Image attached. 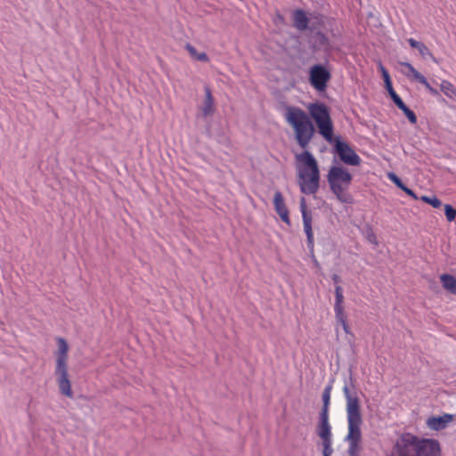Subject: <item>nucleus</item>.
<instances>
[{
    "instance_id": "22",
    "label": "nucleus",
    "mask_w": 456,
    "mask_h": 456,
    "mask_svg": "<svg viewBox=\"0 0 456 456\" xmlns=\"http://www.w3.org/2000/svg\"><path fill=\"white\" fill-rule=\"evenodd\" d=\"M334 312L337 322L347 320L344 305H334Z\"/></svg>"
},
{
    "instance_id": "11",
    "label": "nucleus",
    "mask_w": 456,
    "mask_h": 456,
    "mask_svg": "<svg viewBox=\"0 0 456 456\" xmlns=\"http://www.w3.org/2000/svg\"><path fill=\"white\" fill-rule=\"evenodd\" d=\"M400 65L406 69V70L403 71V74L407 77L412 80H416L421 85H423L432 94H438L437 90L433 88L427 80V78L420 72H419L411 63L400 62Z\"/></svg>"
},
{
    "instance_id": "23",
    "label": "nucleus",
    "mask_w": 456,
    "mask_h": 456,
    "mask_svg": "<svg viewBox=\"0 0 456 456\" xmlns=\"http://www.w3.org/2000/svg\"><path fill=\"white\" fill-rule=\"evenodd\" d=\"M420 200L429 205H431L435 208H438L442 206L441 200L436 196L428 197V196H421Z\"/></svg>"
},
{
    "instance_id": "30",
    "label": "nucleus",
    "mask_w": 456,
    "mask_h": 456,
    "mask_svg": "<svg viewBox=\"0 0 456 456\" xmlns=\"http://www.w3.org/2000/svg\"><path fill=\"white\" fill-rule=\"evenodd\" d=\"M401 190H403L407 195L411 196L412 199L414 200H418V196L416 195V193L410 188H408L407 186H403Z\"/></svg>"
},
{
    "instance_id": "21",
    "label": "nucleus",
    "mask_w": 456,
    "mask_h": 456,
    "mask_svg": "<svg viewBox=\"0 0 456 456\" xmlns=\"http://www.w3.org/2000/svg\"><path fill=\"white\" fill-rule=\"evenodd\" d=\"M186 50L197 61L207 62L209 60L206 53H198L195 47L189 44L186 45Z\"/></svg>"
},
{
    "instance_id": "17",
    "label": "nucleus",
    "mask_w": 456,
    "mask_h": 456,
    "mask_svg": "<svg viewBox=\"0 0 456 456\" xmlns=\"http://www.w3.org/2000/svg\"><path fill=\"white\" fill-rule=\"evenodd\" d=\"M293 22L296 28L302 31L306 29L308 25V18L302 10H297L293 13Z\"/></svg>"
},
{
    "instance_id": "33",
    "label": "nucleus",
    "mask_w": 456,
    "mask_h": 456,
    "mask_svg": "<svg viewBox=\"0 0 456 456\" xmlns=\"http://www.w3.org/2000/svg\"><path fill=\"white\" fill-rule=\"evenodd\" d=\"M332 280L334 281V282L338 283L340 281V277L338 274H334L332 276Z\"/></svg>"
},
{
    "instance_id": "13",
    "label": "nucleus",
    "mask_w": 456,
    "mask_h": 456,
    "mask_svg": "<svg viewBox=\"0 0 456 456\" xmlns=\"http://www.w3.org/2000/svg\"><path fill=\"white\" fill-rule=\"evenodd\" d=\"M273 206L276 213L279 215L281 221L289 226L291 224L289 219V209L286 206L284 198L281 191H276L273 196Z\"/></svg>"
},
{
    "instance_id": "16",
    "label": "nucleus",
    "mask_w": 456,
    "mask_h": 456,
    "mask_svg": "<svg viewBox=\"0 0 456 456\" xmlns=\"http://www.w3.org/2000/svg\"><path fill=\"white\" fill-rule=\"evenodd\" d=\"M408 43L411 47L416 48L423 58L429 57L433 61L437 62L436 57L422 42H419L414 38H409Z\"/></svg>"
},
{
    "instance_id": "32",
    "label": "nucleus",
    "mask_w": 456,
    "mask_h": 456,
    "mask_svg": "<svg viewBox=\"0 0 456 456\" xmlns=\"http://www.w3.org/2000/svg\"><path fill=\"white\" fill-rule=\"evenodd\" d=\"M369 241L377 245L378 244V241H377V239L375 237L374 234H371L370 237H369Z\"/></svg>"
},
{
    "instance_id": "29",
    "label": "nucleus",
    "mask_w": 456,
    "mask_h": 456,
    "mask_svg": "<svg viewBox=\"0 0 456 456\" xmlns=\"http://www.w3.org/2000/svg\"><path fill=\"white\" fill-rule=\"evenodd\" d=\"M379 69H380V71L382 73V77H383V80H384L385 86L387 85V84L392 83L388 71L385 69V67L381 63L379 64Z\"/></svg>"
},
{
    "instance_id": "24",
    "label": "nucleus",
    "mask_w": 456,
    "mask_h": 456,
    "mask_svg": "<svg viewBox=\"0 0 456 456\" xmlns=\"http://www.w3.org/2000/svg\"><path fill=\"white\" fill-rule=\"evenodd\" d=\"M334 305H344L343 289L339 285H337L335 288V304Z\"/></svg>"
},
{
    "instance_id": "19",
    "label": "nucleus",
    "mask_w": 456,
    "mask_h": 456,
    "mask_svg": "<svg viewBox=\"0 0 456 456\" xmlns=\"http://www.w3.org/2000/svg\"><path fill=\"white\" fill-rule=\"evenodd\" d=\"M440 89L448 98L456 100V88L450 81L445 79L442 80Z\"/></svg>"
},
{
    "instance_id": "31",
    "label": "nucleus",
    "mask_w": 456,
    "mask_h": 456,
    "mask_svg": "<svg viewBox=\"0 0 456 456\" xmlns=\"http://www.w3.org/2000/svg\"><path fill=\"white\" fill-rule=\"evenodd\" d=\"M338 323L342 326V328H343L344 331H345L346 334L350 333V327H349V325H348V323H347V320H345V321L339 322Z\"/></svg>"
},
{
    "instance_id": "26",
    "label": "nucleus",
    "mask_w": 456,
    "mask_h": 456,
    "mask_svg": "<svg viewBox=\"0 0 456 456\" xmlns=\"http://www.w3.org/2000/svg\"><path fill=\"white\" fill-rule=\"evenodd\" d=\"M385 87H386L387 93L389 94L390 97L392 98L394 103H395V102H397V101L401 100V97L394 90L392 83L386 85Z\"/></svg>"
},
{
    "instance_id": "8",
    "label": "nucleus",
    "mask_w": 456,
    "mask_h": 456,
    "mask_svg": "<svg viewBox=\"0 0 456 456\" xmlns=\"http://www.w3.org/2000/svg\"><path fill=\"white\" fill-rule=\"evenodd\" d=\"M330 78V72L321 64L314 65L309 69L310 85L318 92L326 90Z\"/></svg>"
},
{
    "instance_id": "28",
    "label": "nucleus",
    "mask_w": 456,
    "mask_h": 456,
    "mask_svg": "<svg viewBox=\"0 0 456 456\" xmlns=\"http://www.w3.org/2000/svg\"><path fill=\"white\" fill-rule=\"evenodd\" d=\"M379 69H380V71L382 73V77H383V80H384L385 86L387 85V84L392 83L388 71L385 69V67L381 63L379 64Z\"/></svg>"
},
{
    "instance_id": "18",
    "label": "nucleus",
    "mask_w": 456,
    "mask_h": 456,
    "mask_svg": "<svg viewBox=\"0 0 456 456\" xmlns=\"http://www.w3.org/2000/svg\"><path fill=\"white\" fill-rule=\"evenodd\" d=\"M440 281L443 287L452 294H456V278L450 274H442Z\"/></svg>"
},
{
    "instance_id": "1",
    "label": "nucleus",
    "mask_w": 456,
    "mask_h": 456,
    "mask_svg": "<svg viewBox=\"0 0 456 456\" xmlns=\"http://www.w3.org/2000/svg\"><path fill=\"white\" fill-rule=\"evenodd\" d=\"M309 115L301 108L288 105L284 109L285 121L292 127L295 138L302 149H305L312 141L315 129L311 118L315 122L319 134L328 142L333 139V122L330 109L322 102L308 105Z\"/></svg>"
},
{
    "instance_id": "14",
    "label": "nucleus",
    "mask_w": 456,
    "mask_h": 456,
    "mask_svg": "<svg viewBox=\"0 0 456 456\" xmlns=\"http://www.w3.org/2000/svg\"><path fill=\"white\" fill-rule=\"evenodd\" d=\"M452 420V415L444 414L443 416L430 417L427 420V426L436 431L444 429Z\"/></svg>"
},
{
    "instance_id": "15",
    "label": "nucleus",
    "mask_w": 456,
    "mask_h": 456,
    "mask_svg": "<svg viewBox=\"0 0 456 456\" xmlns=\"http://www.w3.org/2000/svg\"><path fill=\"white\" fill-rule=\"evenodd\" d=\"M205 101L201 107V112L203 116L208 117L215 111L214 98L211 94V90L208 87H205Z\"/></svg>"
},
{
    "instance_id": "9",
    "label": "nucleus",
    "mask_w": 456,
    "mask_h": 456,
    "mask_svg": "<svg viewBox=\"0 0 456 456\" xmlns=\"http://www.w3.org/2000/svg\"><path fill=\"white\" fill-rule=\"evenodd\" d=\"M335 148L339 159L345 164L351 166H358L360 164V157L347 143L338 141Z\"/></svg>"
},
{
    "instance_id": "12",
    "label": "nucleus",
    "mask_w": 456,
    "mask_h": 456,
    "mask_svg": "<svg viewBox=\"0 0 456 456\" xmlns=\"http://www.w3.org/2000/svg\"><path fill=\"white\" fill-rule=\"evenodd\" d=\"M400 65L406 69V70L403 71V74L407 77L412 80H416L421 85H423L432 94H438L437 90L433 88L427 80V78L420 72H419L411 63L400 62Z\"/></svg>"
},
{
    "instance_id": "20",
    "label": "nucleus",
    "mask_w": 456,
    "mask_h": 456,
    "mask_svg": "<svg viewBox=\"0 0 456 456\" xmlns=\"http://www.w3.org/2000/svg\"><path fill=\"white\" fill-rule=\"evenodd\" d=\"M395 104L403 112V114L406 116V118H408V120L410 121L411 124L414 125L417 123L416 114L414 113V111L410 110L405 105V103L403 102L402 99L397 101V102H395Z\"/></svg>"
},
{
    "instance_id": "25",
    "label": "nucleus",
    "mask_w": 456,
    "mask_h": 456,
    "mask_svg": "<svg viewBox=\"0 0 456 456\" xmlns=\"http://www.w3.org/2000/svg\"><path fill=\"white\" fill-rule=\"evenodd\" d=\"M444 212L447 221L452 222L456 217V209H454L451 205H444Z\"/></svg>"
},
{
    "instance_id": "10",
    "label": "nucleus",
    "mask_w": 456,
    "mask_h": 456,
    "mask_svg": "<svg viewBox=\"0 0 456 456\" xmlns=\"http://www.w3.org/2000/svg\"><path fill=\"white\" fill-rule=\"evenodd\" d=\"M300 211L303 218L304 232L307 238V247L311 249L314 248V232L312 228L313 216L312 213L307 210L305 198L300 200Z\"/></svg>"
},
{
    "instance_id": "5",
    "label": "nucleus",
    "mask_w": 456,
    "mask_h": 456,
    "mask_svg": "<svg viewBox=\"0 0 456 456\" xmlns=\"http://www.w3.org/2000/svg\"><path fill=\"white\" fill-rule=\"evenodd\" d=\"M55 340L58 346L57 350L54 352V374L56 376V381L61 395L69 398H72L73 391L68 372V359L69 347L67 341L63 338L58 337L56 338Z\"/></svg>"
},
{
    "instance_id": "4",
    "label": "nucleus",
    "mask_w": 456,
    "mask_h": 456,
    "mask_svg": "<svg viewBox=\"0 0 456 456\" xmlns=\"http://www.w3.org/2000/svg\"><path fill=\"white\" fill-rule=\"evenodd\" d=\"M391 456H441V449L436 440L404 433L395 444Z\"/></svg>"
},
{
    "instance_id": "2",
    "label": "nucleus",
    "mask_w": 456,
    "mask_h": 456,
    "mask_svg": "<svg viewBox=\"0 0 456 456\" xmlns=\"http://www.w3.org/2000/svg\"><path fill=\"white\" fill-rule=\"evenodd\" d=\"M343 394L346 401V411L348 432L346 440L348 443V453L349 456H358L361 450V426L362 424L360 400L356 392L351 390L347 385L344 386Z\"/></svg>"
},
{
    "instance_id": "6",
    "label": "nucleus",
    "mask_w": 456,
    "mask_h": 456,
    "mask_svg": "<svg viewBox=\"0 0 456 456\" xmlns=\"http://www.w3.org/2000/svg\"><path fill=\"white\" fill-rule=\"evenodd\" d=\"M328 183L331 191L336 195L337 199L342 203H352V196L346 192L349 188L353 176L342 167H331L328 176Z\"/></svg>"
},
{
    "instance_id": "27",
    "label": "nucleus",
    "mask_w": 456,
    "mask_h": 456,
    "mask_svg": "<svg viewBox=\"0 0 456 456\" xmlns=\"http://www.w3.org/2000/svg\"><path fill=\"white\" fill-rule=\"evenodd\" d=\"M388 179L393 182L398 188L402 189L404 184L401 181V179L394 173H389L387 175Z\"/></svg>"
},
{
    "instance_id": "3",
    "label": "nucleus",
    "mask_w": 456,
    "mask_h": 456,
    "mask_svg": "<svg viewBox=\"0 0 456 456\" xmlns=\"http://www.w3.org/2000/svg\"><path fill=\"white\" fill-rule=\"evenodd\" d=\"M297 184L305 195L315 194L320 189L321 174L314 155L305 151L296 155Z\"/></svg>"
},
{
    "instance_id": "7",
    "label": "nucleus",
    "mask_w": 456,
    "mask_h": 456,
    "mask_svg": "<svg viewBox=\"0 0 456 456\" xmlns=\"http://www.w3.org/2000/svg\"><path fill=\"white\" fill-rule=\"evenodd\" d=\"M330 389L331 387H326L322 394L323 407L317 425V435L321 439L323 456H331L333 453L331 426L329 422Z\"/></svg>"
}]
</instances>
